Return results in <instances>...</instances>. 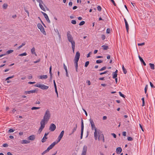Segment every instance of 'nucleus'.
Wrapping results in <instances>:
<instances>
[{
	"mask_svg": "<svg viewBox=\"0 0 155 155\" xmlns=\"http://www.w3.org/2000/svg\"><path fill=\"white\" fill-rule=\"evenodd\" d=\"M51 117L50 112L48 110H46L43 119H42L40 122L41 126L38 132H41L45 127V125L47 123Z\"/></svg>",
	"mask_w": 155,
	"mask_h": 155,
	"instance_id": "nucleus-1",
	"label": "nucleus"
},
{
	"mask_svg": "<svg viewBox=\"0 0 155 155\" xmlns=\"http://www.w3.org/2000/svg\"><path fill=\"white\" fill-rule=\"evenodd\" d=\"M67 36L68 41L71 43V45L75 44L74 41L73 40V38L71 34L70 31L67 32Z\"/></svg>",
	"mask_w": 155,
	"mask_h": 155,
	"instance_id": "nucleus-2",
	"label": "nucleus"
},
{
	"mask_svg": "<svg viewBox=\"0 0 155 155\" xmlns=\"http://www.w3.org/2000/svg\"><path fill=\"white\" fill-rule=\"evenodd\" d=\"M89 121L91 124L92 130H95V132H94V136H97L96 135L97 134V128L95 126L94 121L93 120L91 119H89Z\"/></svg>",
	"mask_w": 155,
	"mask_h": 155,
	"instance_id": "nucleus-3",
	"label": "nucleus"
},
{
	"mask_svg": "<svg viewBox=\"0 0 155 155\" xmlns=\"http://www.w3.org/2000/svg\"><path fill=\"white\" fill-rule=\"evenodd\" d=\"M35 86L39 87L43 90H47L49 88V87L48 86H46L43 84H36L35 85Z\"/></svg>",
	"mask_w": 155,
	"mask_h": 155,
	"instance_id": "nucleus-4",
	"label": "nucleus"
},
{
	"mask_svg": "<svg viewBox=\"0 0 155 155\" xmlns=\"http://www.w3.org/2000/svg\"><path fill=\"white\" fill-rule=\"evenodd\" d=\"M37 26L38 28L40 30V31L42 33L45 35H46V33L45 30L44 28L41 24H38L37 25Z\"/></svg>",
	"mask_w": 155,
	"mask_h": 155,
	"instance_id": "nucleus-5",
	"label": "nucleus"
},
{
	"mask_svg": "<svg viewBox=\"0 0 155 155\" xmlns=\"http://www.w3.org/2000/svg\"><path fill=\"white\" fill-rule=\"evenodd\" d=\"M87 150V147L86 145L84 146L81 155H86Z\"/></svg>",
	"mask_w": 155,
	"mask_h": 155,
	"instance_id": "nucleus-6",
	"label": "nucleus"
},
{
	"mask_svg": "<svg viewBox=\"0 0 155 155\" xmlns=\"http://www.w3.org/2000/svg\"><path fill=\"white\" fill-rule=\"evenodd\" d=\"M56 128L55 125L54 124H51L50 126L49 130L51 131H54Z\"/></svg>",
	"mask_w": 155,
	"mask_h": 155,
	"instance_id": "nucleus-7",
	"label": "nucleus"
},
{
	"mask_svg": "<svg viewBox=\"0 0 155 155\" xmlns=\"http://www.w3.org/2000/svg\"><path fill=\"white\" fill-rule=\"evenodd\" d=\"M80 56V53L79 51L77 52L75 57L74 58V61H78Z\"/></svg>",
	"mask_w": 155,
	"mask_h": 155,
	"instance_id": "nucleus-8",
	"label": "nucleus"
},
{
	"mask_svg": "<svg viewBox=\"0 0 155 155\" xmlns=\"http://www.w3.org/2000/svg\"><path fill=\"white\" fill-rule=\"evenodd\" d=\"M84 123L83 119H82L81 120V135L83 136V131H84Z\"/></svg>",
	"mask_w": 155,
	"mask_h": 155,
	"instance_id": "nucleus-9",
	"label": "nucleus"
},
{
	"mask_svg": "<svg viewBox=\"0 0 155 155\" xmlns=\"http://www.w3.org/2000/svg\"><path fill=\"white\" fill-rule=\"evenodd\" d=\"M42 14L44 15V17L45 18L46 20L48 21V22L49 23H50V22H51L50 21L48 17V15H47V14L46 13H45L44 12H42Z\"/></svg>",
	"mask_w": 155,
	"mask_h": 155,
	"instance_id": "nucleus-10",
	"label": "nucleus"
},
{
	"mask_svg": "<svg viewBox=\"0 0 155 155\" xmlns=\"http://www.w3.org/2000/svg\"><path fill=\"white\" fill-rule=\"evenodd\" d=\"M77 124H75V126L74 127V128L72 129V130L71 132L70 133L69 135H72L73 134V133L76 130V129L77 128Z\"/></svg>",
	"mask_w": 155,
	"mask_h": 155,
	"instance_id": "nucleus-11",
	"label": "nucleus"
},
{
	"mask_svg": "<svg viewBox=\"0 0 155 155\" xmlns=\"http://www.w3.org/2000/svg\"><path fill=\"white\" fill-rule=\"evenodd\" d=\"M56 144L55 142L53 143L50 146L47 148V150H50L52 149L54 146Z\"/></svg>",
	"mask_w": 155,
	"mask_h": 155,
	"instance_id": "nucleus-12",
	"label": "nucleus"
},
{
	"mask_svg": "<svg viewBox=\"0 0 155 155\" xmlns=\"http://www.w3.org/2000/svg\"><path fill=\"white\" fill-rule=\"evenodd\" d=\"M37 92V90H36L28 91H25V94H30L31 93H35Z\"/></svg>",
	"mask_w": 155,
	"mask_h": 155,
	"instance_id": "nucleus-13",
	"label": "nucleus"
},
{
	"mask_svg": "<svg viewBox=\"0 0 155 155\" xmlns=\"http://www.w3.org/2000/svg\"><path fill=\"white\" fill-rule=\"evenodd\" d=\"M138 57L139 58V59L140 61L141 62V63H143V65L144 66H146V63L143 61V59H142V58L139 55L138 56Z\"/></svg>",
	"mask_w": 155,
	"mask_h": 155,
	"instance_id": "nucleus-14",
	"label": "nucleus"
},
{
	"mask_svg": "<svg viewBox=\"0 0 155 155\" xmlns=\"http://www.w3.org/2000/svg\"><path fill=\"white\" fill-rule=\"evenodd\" d=\"M122 149L120 147H118L116 149V152L117 154H120L122 151Z\"/></svg>",
	"mask_w": 155,
	"mask_h": 155,
	"instance_id": "nucleus-15",
	"label": "nucleus"
},
{
	"mask_svg": "<svg viewBox=\"0 0 155 155\" xmlns=\"http://www.w3.org/2000/svg\"><path fill=\"white\" fill-rule=\"evenodd\" d=\"M30 141L29 140H22L21 142V144H27L30 143Z\"/></svg>",
	"mask_w": 155,
	"mask_h": 155,
	"instance_id": "nucleus-16",
	"label": "nucleus"
},
{
	"mask_svg": "<svg viewBox=\"0 0 155 155\" xmlns=\"http://www.w3.org/2000/svg\"><path fill=\"white\" fill-rule=\"evenodd\" d=\"M98 139L99 140H102L103 142H104V136H98Z\"/></svg>",
	"mask_w": 155,
	"mask_h": 155,
	"instance_id": "nucleus-17",
	"label": "nucleus"
},
{
	"mask_svg": "<svg viewBox=\"0 0 155 155\" xmlns=\"http://www.w3.org/2000/svg\"><path fill=\"white\" fill-rule=\"evenodd\" d=\"M39 78L40 79H46L48 78V76L47 75H41L39 76Z\"/></svg>",
	"mask_w": 155,
	"mask_h": 155,
	"instance_id": "nucleus-18",
	"label": "nucleus"
},
{
	"mask_svg": "<svg viewBox=\"0 0 155 155\" xmlns=\"http://www.w3.org/2000/svg\"><path fill=\"white\" fill-rule=\"evenodd\" d=\"M62 137L63 136H58L57 140L54 142H55L56 144H57L60 141Z\"/></svg>",
	"mask_w": 155,
	"mask_h": 155,
	"instance_id": "nucleus-19",
	"label": "nucleus"
},
{
	"mask_svg": "<svg viewBox=\"0 0 155 155\" xmlns=\"http://www.w3.org/2000/svg\"><path fill=\"white\" fill-rule=\"evenodd\" d=\"M125 24L126 29L127 31V33H128V30L129 29V25H128V24L127 22H126V23H125Z\"/></svg>",
	"mask_w": 155,
	"mask_h": 155,
	"instance_id": "nucleus-20",
	"label": "nucleus"
},
{
	"mask_svg": "<svg viewBox=\"0 0 155 155\" xmlns=\"http://www.w3.org/2000/svg\"><path fill=\"white\" fill-rule=\"evenodd\" d=\"M149 64L151 69L152 70L154 69L155 66L154 64L150 63H149Z\"/></svg>",
	"mask_w": 155,
	"mask_h": 155,
	"instance_id": "nucleus-21",
	"label": "nucleus"
},
{
	"mask_svg": "<svg viewBox=\"0 0 155 155\" xmlns=\"http://www.w3.org/2000/svg\"><path fill=\"white\" fill-rule=\"evenodd\" d=\"M35 136H29L28 138V140H33L35 139Z\"/></svg>",
	"mask_w": 155,
	"mask_h": 155,
	"instance_id": "nucleus-22",
	"label": "nucleus"
},
{
	"mask_svg": "<svg viewBox=\"0 0 155 155\" xmlns=\"http://www.w3.org/2000/svg\"><path fill=\"white\" fill-rule=\"evenodd\" d=\"M48 138L47 136H44L43 138L41 140V142L42 143H44L46 141V139Z\"/></svg>",
	"mask_w": 155,
	"mask_h": 155,
	"instance_id": "nucleus-23",
	"label": "nucleus"
},
{
	"mask_svg": "<svg viewBox=\"0 0 155 155\" xmlns=\"http://www.w3.org/2000/svg\"><path fill=\"white\" fill-rule=\"evenodd\" d=\"M42 3L39 4V6L44 11H45V8L44 7L43 5L41 4Z\"/></svg>",
	"mask_w": 155,
	"mask_h": 155,
	"instance_id": "nucleus-24",
	"label": "nucleus"
},
{
	"mask_svg": "<svg viewBox=\"0 0 155 155\" xmlns=\"http://www.w3.org/2000/svg\"><path fill=\"white\" fill-rule=\"evenodd\" d=\"M122 69L124 73V74H126L127 73V71L126 69L124 68V65H122Z\"/></svg>",
	"mask_w": 155,
	"mask_h": 155,
	"instance_id": "nucleus-25",
	"label": "nucleus"
},
{
	"mask_svg": "<svg viewBox=\"0 0 155 155\" xmlns=\"http://www.w3.org/2000/svg\"><path fill=\"white\" fill-rule=\"evenodd\" d=\"M31 52L32 54H34L35 55H37L36 54L35 52V48L33 47L31 50Z\"/></svg>",
	"mask_w": 155,
	"mask_h": 155,
	"instance_id": "nucleus-26",
	"label": "nucleus"
},
{
	"mask_svg": "<svg viewBox=\"0 0 155 155\" xmlns=\"http://www.w3.org/2000/svg\"><path fill=\"white\" fill-rule=\"evenodd\" d=\"M102 47L103 48L104 50H107L109 48L108 46L105 45H102Z\"/></svg>",
	"mask_w": 155,
	"mask_h": 155,
	"instance_id": "nucleus-27",
	"label": "nucleus"
},
{
	"mask_svg": "<svg viewBox=\"0 0 155 155\" xmlns=\"http://www.w3.org/2000/svg\"><path fill=\"white\" fill-rule=\"evenodd\" d=\"M25 45V42H24L21 45H20V46H19V47H18V48H17V49L18 50L20 48H21L23 46H24Z\"/></svg>",
	"mask_w": 155,
	"mask_h": 155,
	"instance_id": "nucleus-28",
	"label": "nucleus"
},
{
	"mask_svg": "<svg viewBox=\"0 0 155 155\" xmlns=\"http://www.w3.org/2000/svg\"><path fill=\"white\" fill-rule=\"evenodd\" d=\"M57 33V34L58 35L59 37V38H61V35L60 34L58 30L57 29H55L54 30Z\"/></svg>",
	"mask_w": 155,
	"mask_h": 155,
	"instance_id": "nucleus-29",
	"label": "nucleus"
},
{
	"mask_svg": "<svg viewBox=\"0 0 155 155\" xmlns=\"http://www.w3.org/2000/svg\"><path fill=\"white\" fill-rule=\"evenodd\" d=\"M8 7V5L6 3H4L2 6V8L3 9H6Z\"/></svg>",
	"mask_w": 155,
	"mask_h": 155,
	"instance_id": "nucleus-30",
	"label": "nucleus"
},
{
	"mask_svg": "<svg viewBox=\"0 0 155 155\" xmlns=\"http://www.w3.org/2000/svg\"><path fill=\"white\" fill-rule=\"evenodd\" d=\"M14 51L13 50H8V51H7L6 53H5V54H6V55L7 54H10L12 52H13Z\"/></svg>",
	"mask_w": 155,
	"mask_h": 155,
	"instance_id": "nucleus-31",
	"label": "nucleus"
},
{
	"mask_svg": "<svg viewBox=\"0 0 155 155\" xmlns=\"http://www.w3.org/2000/svg\"><path fill=\"white\" fill-rule=\"evenodd\" d=\"M51 69L52 66H51L49 68V73L50 74V76H51V77H52V74L51 73Z\"/></svg>",
	"mask_w": 155,
	"mask_h": 155,
	"instance_id": "nucleus-32",
	"label": "nucleus"
},
{
	"mask_svg": "<svg viewBox=\"0 0 155 155\" xmlns=\"http://www.w3.org/2000/svg\"><path fill=\"white\" fill-rule=\"evenodd\" d=\"M72 48L73 53H74V51L75 47V44H72Z\"/></svg>",
	"mask_w": 155,
	"mask_h": 155,
	"instance_id": "nucleus-33",
	"label": "nucleus"
},
{
	"mask_svg": "<svg viewBox=\"0 0 155 155\" xmlns=\"http://www.w3.org/2000/svg\"><path fill=\"white\" fill-rule=\"evenodd\" d=\"M78 61H74V62L75 64V68H78Z\"/></svg>",
	"mask_w": 155,
	"mask_h": 155,
	"instance_id": "nucleus-34",
	"label": "nucleus"
},
{
	"mask_svg": "<svg viewBox=\"0 0 155 155\" xmlns=\"http://www.w3.org/2000/svg\"><path fill=\"white\" fill-rule=\"evenodd\" d=\"M142 101V106H144L145 105V101L144 98L143 97L141 99Z\"/></svg>",
	"mask_w": 155,
	"mask_h": 155,
	"instance_id": "nucleus-35",
	"label": "nucleus"
},
{
	"mask_svg": "<svg viewBox=\"0 0 155 155\" xmlns=\"http://www.w3.org/2000/svg\"><path fill=\"white\" fill-rule=\"evenodd\" d=\"M119 94H120V96H121V97H123V98H125V96L123 94L121 93V92H119Z\"/></svg>",
	"mask_w": 155,
	"mask_h": 155,
	"instance_id": "nucleus-36",
	"label": "nucleus"
},
{
	"mask_svg": "<svg viewBox=\"0 0 155 155\" xmlns=\"http://www.w3.org/2000/svg\"><path fill=\"white\" fill-rule=\"evenodd\" d=\"M40 108V107H33L31 108V109L32 110H34L38 109Z\"/></svg>",
	"mask_w": 155,
	"mask_h": 155,
	"instance_id": "nucleus-37",
	"label": "nucleus"
},
{
	"mask_svg": "<svg viewBox=\"0 0 155 155\" xmlns=\"http://www.w3.org/2000/svg\"><path fill=\"white\" fill-rule=\"evenodd\" d=\"M148 89V85H146L144 89L145 93V94H146L147 91Z\"/></svg>",
	"mask_w": 155,
	"mask_h": 155,
	"instance_id": "nucleus-38",
	"label": "nucleus"
},
{
	"mask_svg": "<svg viewBox=\"0 0 155 155\" xmlns=\"http://www.w3.org/2000/svg\"><path fill=\"white\" fill-rule=\"evenodd\" d=\"M27 54V53L26 52H25V53H24L22 54H19V56H26V55Z\"/></svg>",
	"mask_w": 155,
	"mask_h": 155,
	"instance_id": "nucleus-39",
	"label": "nucleus"
},
{
	"mask_svg": "<svg viewBox=\"0 0 155 155\" xmlns=\"http://www.w3.org/2000/svg\"><path fill=\"white\" fill-rule=\"evenodd\" d=\"M85 21H82L79 24V25L80 26L82 25H84L85 24Z\"/></svg>",
	"mask_w": 155,
	"mask_h": 155,
	"instance_id": "nucleus-40",
	"label": "nucleus"
},
{
	"mask_svg": "<svg viewBox=\"0 0 155 155\" xmlns=\"http://www.w3.org/2000/svg\"><path fill=\"white\" fill-rule=\"evenodd\" d=\"M103 61L100 60H97L96 61V62L97 64L100 63H102Z\"/></svg>",
	"mask_w": 155,
	"mask_h": 155,
	"instance_id": "nucleus-41",
	"label": "nucleus"
},
{
	"mask_svg": "<svg viewBox=\"0 0 155 155\" xmlns=\"http://www.w3.org/2000/svg\"><path fill=\"white\" fill-rule=\"evenodd\" d=\"M113 74V78H117V74L114 73Z\"/></svg>",
	"mask_w": 155,
	"mask_h": 155,
	"instance_id": "nucleus-42",
	"label": "nucleus"
},
{
	"mask_svg": "<svg viewBox=\"0 0 155 155\" xmlns=\"http://www.w3.org/2000/svg\"><path fill=\"white\" fill-rule=\"evenodd\" d=\"M106 68V67L105 66L104 67H103L101 68L100 70V71H102L105 70Z\"/></svg>",
	"mask_w": 155,
	"mask_h": 155,
	"instance_id": "nucleus-43",
	"label": "nucleus"
},
{
	"mask_svg": "<svg viewBox=\"0 0 155 155\" xmlns=\"http://www.w3.org/2000/svg\"><path fill=\"white\" fill-rule=\"evenodd\" d=\"M14 77V75H13V76H12L8 77L7 78H6V81L12 78H13Z\"/></svg>",
	"mask_w": 155,
	"mask_h": 155,
	"instance_id": "nucleus-44",
	"label": "nucleus"
},
{
	"mask_svg": "<svg viewBox=\"0 0 155 155\" xmlns=\"http://www.w3.org/2000/svg\"><path fill=\"white\" fill-rule=\"evenodd\" d=\"M89 64V62L88 61H87L85 62V64L84 66L85 67H87Z\"/></svg>",
	"mask_w": 155,
	"mask_h": 155,
	"instance_id": "nucleus-45",
	"label": "nucleus"
},
{
	"mask_svg": "<svg viewBox=\"0 0 155 155\" xmlns=\"http://www.w3.org/2000/svg\"><path fill=\"white\" fill-rule=\"evenodd\" d=\"M110 32V28H107V31H106V33H107L109 34Z\"/></svg>",
	"mask_w": 155,
	"mask_h": 155,
	"instance_id": "nucleus-46",
	"label": "nucleus"
},
{
	"mask_svg": "<svg viewBox=\"0 0 155 155\" xmlns=\"http://www.w3.org/2000/svg\"><path fill=\"white\" fill-rule=\"evenodd\" d=\"M14 130L12 129H10L8 131V133H12L14 131Z\"/></svg>",
	"mask_w": 155,
	"mask_h": 155,
	"instance_id": "nucleus-47",
	"label": "nucleus"
},
{
	"mask_svg": "<svg viewBox=\"0 0 155 155\" xmlns=\"http://www.w3.org/2000/svg\"><path fill=\"white\" fill-rule=\"evenodd\" d=\"M101 133V131L99 130H97V134H99Z\"/></svg>",
	"mask_w": 155,
	"mask_h": 155,
	"instance_id": "nucleus-48",
	"label": "nucleus"
},
{
	"mask_svg": "<svg viewBox=\"0 0 155 155\" xmlns=\"http://www.w3.org/2000/svg\"><path fill=\"white\" fill-rule=\"evenodd\" d=\"M71 23L73 24H76V21L75 20H72Z\"/></svg>",
	"mask_w": 155,
	"mask_h": 155,
	"instance_id": "nucleus-49",
	"label": "nucleus"
},
{
	"mask_svg": "<svg viewBox=\"0 0 155 155\" xmlns=\"http://www.w3.org/2000/svg\"><path fill=\"white\" fill-rule=\"evenodd\" d=\"M63 65H64V69H65V71H68L67 67H66V66L65 65V64H63Z\"/></svg>",
	"mask_w": 155,
	"mask_h": 155,
	"instance_id": "nucleus-50",
	"label": "nucleus"
},
{
	"mask_svg": "<svg viewBox=\"0 0 155 155\" xmlns=\"http://www.w3.org/2000/svg\"><path fill=\"white\" fill-rule=\"evenodd\" d=\"M97 9L99 11H101V8L100 6H98L97 7Z\"/></svg>",
	"mask_w": 155,
	"mask_h": 155,
	"instance_id": "nucleus-51",
	"label": "nucleus"
},
{
	"mask_svg": "<svg viewBox=\"0 0 155 155\" xmlns=\"http://www.w3.org/2000/svg\"><path fill=\"white\" fill-rule=\"evenodd\" d=\"M150 86L151 87L155 88V87L154 86L153 84L151 82H150Z\"/></svg>",
	"mask_w": 155,
	"mask_h": 155,
	"instance_id": "nucleus-52",
	"label": "nucleus"
},
{
	"mask_svg": "<svg viewBox=\"0 0 155 155\" xmlns=\"http://www.w3.org/2000/svg\"><path fill=\"white\" fill-rule=\"evenodd\" d=\"M127 140L129 141H131L133 140V138L130 137H128L127 138Z\"/></svg>",
	"mask_w": 155,
	"mask_h": 155,
	"instance_id": "nucleus-53",
	"label": "nucleus"
},
{
	"mask_svg": "<svg viewBox=\"0 0 155 155\" xmlns=\"http://www.w3.org/2000/svg\"><path fill=\"white\" fill-rule=\"evenodd\" d=\"M145 45L144 42L142 43H139L138 44V46H142V45Z\"/></svg>",
	"mask_w": 155,
	"mask_h": 155,
	"instance_id": "nucleus-54",
	"label": "nucleus"
},
{
	"mask_svg": "<svg viewBox=\"0 0 155 155\" xmlns=\"http://www.w3.org/2000/svg\"><path fill=\"white\" fill-rule=\"evenodd\" d=\"M64 133V130H62L61 132V133L60 135L59 136H63Z\"/></svg>",
	"mask_w": 155,
	"mask_h": 155,
	"instance_id": "nucleus-55",
	"label": "nucleus"
},
{
	"mask_svg": "<svg viewBox=\"0 0 155 155\" xmlns=\"http://www.w3.org/2000/svg\"><path fill=\"white\" fill-rule=\"evenodd\" d=\"M105 38V36L104 35H101V38L103 40H104Z\"/></svg>",
	"mask_w": 155,
	"mask_h": 155,
	"instance_id": "nucleus-56",
	"label": "nucleus"
},
{
	"mask_svg": "<svg viewBox=\"0 0 155 155\" xmlns=\"http://www.w3.org/2000/svg\"><path fill=\"white\" fill-rule=\"evenodd\" d=\"M37 2L39 3V4L40 3H43V1L42 0H36Z\"/></svg>",
	"mask_w": 155,
	"mask_h": 155,
	"instance_id": "nucleus-57",
	"label": "nucleus"
},
{
	"mask_svg": "<svg viewBox=\"0 0 155 155\" xmlns=\"http://www.w3.org/2000/svg\"><path fill=\"white\" fill-rule=\"evenodd\" d=\"M49 150H47V149L46 150H45L42 153V154L43 155L45 154V153H47V152H48Z\"/></svg>",
	"mask_w": 155,
	"mask_h": 155,
	"instance_id": "nucleus-58",
	"label": "nucleus"
},
{
	"mask_svg": "<svg viewBox=\"0 0 155 155\" xmlns=\"http://www.w3.org/2000/svg\"><path fill=\"white\" fill-rule=\"evenodd\" d=\"M40 61V59H38V60L36 61H34V63H38V62H39Z\"/></svg>",
	"mask_w": 155,
	"mask_h": 155,
	"instance_id": "nucleus-59",
	"label": "nucleus"
},
{
	"mask_svg": "<svg viewBox=\"0 0 155 155\" xmlns=\"http://www.w3.org/2000/svg\"><path fill=\"white\" fill-rule=\"evenodd\" d=\"M107 71H105L103 72H102V73H100V74L101 75H102L103 74H106L107 72Z\"/></svg>",
	"mask_w": 155,
	"mask_h": 155,
	"instance_id": "nucleus-60",
	"label": "nucleus"
},
{
	"mask_svg": "<svg viewBox=\"0 0 155 155\" xmlns=\"http://www.w3.org/2000/svg\"><path fill=\"white\" fill-rule=\"evenodd\" d=\"M111 1V2H112V3H113V5H114V6H116V3H115L114 1V0H110Z\"/></svg>",
	"mask_w": 155,
	"mask_h": 155,
	"instance_id": "nucleus-61",
	"label": "nucleus"
},
{
	"mask_svg": "<svg viewBox=\"0 0 155 155\" xmlns=\"http://www.w3.org/2000/svg\"><path fill=\"white\" fill-rule=\"evenodd\" d=\"M123 133V136H126L127 134V133L126 132L124 131L122 133Z\"/></svg>",
	"mask_w": 155,
	"mask_h": 155,
	"instance_id": "nucleus-62",
	"label": "nucleus"
},
{
	"mask_svg": "<svg viewBox=\"0 0 155 155\" xmlns=\"http://www.w3.org/2000/svg\"><path fill=\"white\" fill-rule=\"evenodd\" d=\"M3 146L4 147H7L8 146V145L7 143H5L3 145Z\"/></svg>",
	"mask_w": 155,
	"mask_h": 155,
	"instance_id": "nucleus-63",
	"label": "nucleus"
},
{
	"mask_svg": "<svg viewBox=\"0 0 155 155\" xmlns=\"http://www.w3.org/2000/svg\"><path fill=\"white\" fill-rule=\"evenodd\" d=\"M107 119V117L106 116H104L103 117V119L104 120H106Z\"/></svg>",
	"mask_w": 155,
	"mask_h": 155,
	"instance_id": "nucleus-64",
	"label": "nucleus"
}]
</instances>
